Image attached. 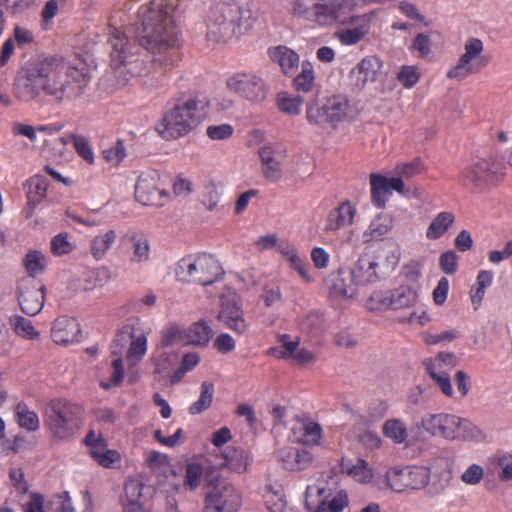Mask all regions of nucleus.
<instances>
[{"instance_id":"obj_61","label":"nucleus","mask_w":512,"mask_h":512,"mask_svg":"<svg viewBox=\"0 0 512 512\" xmlns=\"http://www.w3.org/2000/svg\"><path fill=\"white\" fill-rule=\"evenodd\" d=\"M221 193L214 184L205 187L202 203L209 211H216L219 208Z\"/></svg>"},{"instance_id":"obj_14","label":"nucleus","mask_w":512,"mask_h":512,"mask_svg":"<svg viewBox=\"0 0 512 512\" xmlns=\"http://www.w3.org/2000/svg\"><path fill=\"white\" fill-rule=\"evenodd\" d=\"M217 318L237 334H244L248 329L240 297L234 291L229 290L221 296Z\"/></svg>"},{"instance_id":"obj_9","label":"nucleus","mask_w":512,"mask_h":512,"mask_svg":"<svg viewBox=\"0 0 512 512\" xmlns=\"http://www.w3.org/2000/svg\"><path fill=\"white\" fill-rule=\"evenodd\" d=\"M501 170L502 165L494 156L475 157L461 171L459 179L465 187L484 191L499 179Z\"/></svg>"},{"instance_id":"obj_37","label":"nucleus","mask_w":512,"mask_h":512,"mask_svg":"<svg viewBox=\"0 0 512 512\" xmlns=\"http://www.w3.org/2000/svg\"><path fill=\"white\" fill-rule=\"evenodd\" d=\"M493 273L487 270H482L478 273L476 284L471 288L470 296L474 308L477 309L481 304L485 295V290L492 284Z\"/></svg>"},{"instance_id":"obj_13","label":"nucleus","mask_w":512,"mask_h":512,"mask_svg":"<svg viewBox=\"0 0 512 512\" xmlns=\"http://www.w3.org/2000/svg\"><path fill=\"white\" fill-rule=\"evenodd\" d=\"M430 471L424 466H406L393 468L386 473V482L395 492L406 489H421L428 485Z\"/></svg>"},{"instance_id":"obj_15","label":"nucleus","mask_w":512,"mask_h":512,"mask_svg":"<svg viewBox=\"0 0 512 512\" xmlns=\"http://www.w3.org/2000/svg\"><path fill=\"white\" fill-rule=\"evenodd\" d=\"M206 505L217 512H237L241 505V498L231 484L218 481L208 487Z\"/></svg>"},{"instance_id":"obj_7","label":"nucleus","mask_w":512,"mask_h":512,"mask_svg":"<svg viewBox=\"0 0 512 512\" xmlns=\"http://www.w3.org/2000/svg\"><path fill=\"white\" fill-rule=\"evenodd\" d=\"M176 277L184 283L211 285L223 274L219 262L206 253L188 255L177 263Z\"/></svg>"},{"instance_id":"obj_20","label":"nucleus","mask_w":512,"mask_h":512,"mask_svg":"<svg viewBox=\"0 0 512 512\" xmlns=\"http://www.w3.org/2000/svg\"><path fill=\"white\" fill-rule=\"evenodd\" d=\"M371 198L372 202L378 207L383 208L386 205L391 191L405 194V185L400 176L387 178L380 174H370Z\"/></svg>"},{"instance_id":"obj_33","label":"nucleus","mask_w":512,"mask_h":512,"mask_svg":"<svg viewBox=\"0 0 512 512\" xmlns=\"http://www.w3.org/2000/svg\"><path fill=\"white\" fill-rule=\"evenodd\" d=\"M117 239L115 230L110 229L104 233L96 235L91 240V253L96 260L104 258L106 253L113 247Z\"/></svg>"},{"instance_id":"obj_30","label":"nucleus","mask_w":512,"mask_h":512,"mask_svg":"<svg viewBox=\"0 0 512 512\" xmlns=\"http://www.w3.org/2000/svg\"><path fill=\"white\" fill-rule=\"evenodd\" d=\"M318 495L323 497L316 508L315 512H342L349 505V499L346 491H337L334 495L323 496L324 489H318Z\"/></svg>"},{"instance_id":"obj_17","label":"nucleus","mask_w":512,"mask_h":512,"mask_svg":"<svg viewBox=\"0 0 512 512\" xmlns=\"http://www.w3.org/2000/svg\"><path fill=\"white\" fill-rule=\"evenodd\" d=\"M44 286L34 278H23L18 284V303L30 316L38 314L44 305Z\"/></svg>"},{"instance_id":"obj_45","label":"nucleus","mask_w":512,"mask_h":512,"mask_svg":"<svg viewBox=\"0 0 512 512\" xmlns=\"http://www.w3.org/2000/svg\"><path fill=\"white\" fill-rule=\"evenodd\" d=\"M203 476V467L201 464L191 462L185 466V477L182 484L184 490L193 491L201 483Z\"/></svg>"},{"instance_id":"obj_48","label":"nucleus","mask_w":512,"mask_h":512,"mask_svg":"<svg viewBox=\"0 0 512 512\" xmlns=\"http://www.w3.org/2000/svg\"><path fill=\"white\" fill-rule=\"evenodd\" d=\"M147 351V339L143 331L137 328L128 349V359L138 361Z\"/></svg>"},{"instance_id":"obj_12","label":"nucleus","mask_w":512,"mask_h":512,"mask_svg":"<svg viewBox=\"0 0 512 512\" xmlns=\"http://www.w3.org/2000/svg\"><path fill=\"white\" fill-rule=\"evenodd\" d=\"M349 110L347 99L341 95H332L321 102L307 105L306 118L310 124L335 123L345 119Z\"/></svg>"},{"instance_id":"obj_31","label":"nucleus","mask_w":512,"mask_h":512,"mask_svg":"<svg viewBox=\"0 0 512 512\" xmlns=\"http://www.w3.org/2000/svg\"><path fill=\"white\" fill-rule=\"evenodd\" d=\"M185 334L187 344L205 347L214 335V331L205 320L201 319L185 329Z\"/></svg>"},{"instance_id":"obj_63","label":"nucleus","mask_w":512,"mask_h":512,"mask_svg":"<svg viewBox=\"0 0 512 512\" xmlns=\"http://www.w3.org/2000/svg\"><path fill=\"white\" fill-rule=\"evenodd\" d=\"M234 128L230 124L212 125L206 130V134L212 140H225L232 136Z\"/></svg>"},{"instance_id":"obj_44","label":"nucleus","mask_w":512,"mask_h":512,"mask_svg":"<svg viewBox=\"0 0 512 512\" xmlns=\"http://www.w3.org/2000/svg\"><path fill=\"white\" fill-rule=\"evenodd\" d=\"M15 413L20 427L28 431H36L39 428L38 415L34 411L29 410L25 404H18Z\"/></svg>"},{"instance_id":"obj_1","label":"nucleus","mask_w":512,"mask_h":512,"mask_svg":"<svg viewBox=\"0 0 512 512\" xmlns=\"http://www.w3.org/2000/svg\"><path fill=\"white\" fill-rule=\"evenodd\" d=\"M173 0H152L138 11L136 36L138 44L131 42L117 28L111 30V61L116 69L134 77H142L143 85L156 88L163 76L181 58V38L175 20Z\"/></svg>"},{"instance_id":"obj_62","label":"nucleus","mask_w":512,"mask_h":512,"mask_svg":"<svg viewBox=\"0 0 512 512\" xmlns=\"http://www.w3.org/2000/svg\"><path fill=\"white\" fill-rule=\"evenodd\" d=\"M423 165L420 160H414L409 163H403L399 164L395 168V174L397 176H400L402 179H409L411 177H414L415 175H418L422 172Z\"/></svg>"},{"instance_id":"obj_8","label":"nucleus","mask_w":512,"mask_h":512,"mask_svg":"<svg viewBox=\"0 0 512 512\" xmlns=\"http://www.w3.org/2000/svg\"><path fill=\"white\" fill-rule=\"evenodd\" d=\"M351 4L352 0H335L331 4L323 0H292L289 12L298 19L329 25L340 16L343 5Z\"/></svg>"},{"instance_id":"obj_36","label":"nucleus","mask_w":512,"mask_h":512,"mask_svg":"<svg viewBox=\"0 0 512 512\" xmlns=\"http://www.w3.org/2000/svg\"><path fill=\"white\" fill-rule=\"evenodd\" d=\"M455 216L451 212L439 213L430 223L426 236L428 239L440 238L453 224Z\"/></svg>"},{"instance_id":"obj_41","label":"nucleus","mask_w":512,"mask_h":512,"mask_svg":"<svg viewBox=\"0 0 512 512\" xmlns=\"http://www.w3.org/2000/svg\"><path fill=\"white\" fill-rule=\"evenodd\" d=\"M49 183L48 180L42 176H35L31 178L28 183V200L29 204L35 206L46 197Z\"/></svg>"},{"instance_id":"obj_40","label":"nucleus","mask_w":512,"mask_h":512,"mask_svg":"<svg viewBox=\"0 0 512 512\" xmlns=\"http://www.w3.org/2000/svg\"><path fill=\"white\" fill-rule=\"evenodd\" d=\"M249 464L248 454L239 448H229L225 453V465L231 470L242 473Z\"/></svg>"},{"instance_id":"obj_25","label":"nucleus","mask_w":512,"mask_h":512,"mask_svg":"<svg viewBox=\"0 0 512 512\" xmlns=\"http://www.w3.org/2000/svg\"><path fill=\"white\" fill-rule=\"evenodd\" d=\"M79 332V324L74 318L61 316L53 323L51 337L55 343L66 345L74 342Z\"/></svg>"},{"instance_id":"obj_23","label":"nucleus","mask_w":512,"mask_h":512,"mask_svg":"<svg viewBox=\"0 0 512 512\" xmlns=\"http://www.w3.org/2000/svg\"><path fill=\"white\" fill-rule=\"evenodd\" d=\"M280 348H272L271 354L281 359H293L298 364H305L314 360V355L307 349L300 348V339L291 338L288 334L279 336Z\"/></svg>"},{"instance_id":"obj_27","label":"nucleus","mask_w":512,"mask_h":512,"mask_svg":"<svg viewBox=\"0 0 512 512\" xmlns=\"http://www.w3.org/2000/svg\"><path fill=\"white\" fill-rule=\"evenodd\" d=\"M359 287L350 271L339 270L332 278L330 292L333 296L354 298Z\"/></svg>"},{"instance_id":"obj_26","label":"nucleus","mask_w":512,"mask_h":512,"mask_svg":"<svg viewBox=\"0 0 512 512\" xmlns=\"http://www.w3.org/2000/svg\"><path fill=\"white\" fill-rule=\"evenodd\" d=\"M269 57L274 62L277 63L281 71L287 75L292 76L296 72L299 66L300 58L298 54L287 46H276L270 48Z\"/></svg>"},{"instance_id":"obj_55","label":"nucleus","mask_w":512,"mask_h":512,"mask_svg":"<svg viewBox=\"0 0 512 512\" xmlns=\"http://www.w3.org/2000/svg\"><path fill=\"white\" fill-rule=\"evenodd\" d=\"M74 245L68 240L67 233H60L51 240V251L55 256H62L73 251Z\"/></svg>"},{"instance_id":"obj_18","label":"nucleus","mask_w":512,"mask_h":512,"mask_svg":"<svg viewBox=\"0 0 512 512\" xmlns=\"http://www.w3.org/2000/svg\"><path fill=\"white\" fill-rule=\"evenodd\" d=\"M383 67L382 60L370 55L364 57L349 74L350 82L355 90L361 91L367 85L376 82L381 74Z\"/></svg>"},{"instance_id":"obj_22","label":"nucleus","mask_w":512,"mask_h":512,"mask_svg":"<svg viewBox=\"0 0 512 512\" xmlns=\"http://www.w3.org/2000/svg\"><path fill=\"white\" fill-rule=\"evenodd\" d=\"M278 463L288 471H301L309 468L313 462L312 453L304 448L286 446L275 452Z\"/></svg>"},{"instance_id":"obj_16","label":"nucleus","mask_w":512,"mask_h":512,"mask_svg":"<svg viewBox=\"0 0 512 512\" xmlns=\"http://www.w3.org/2000/svg\"><path fill=\"white\" fill-rule=\"evenodd\" d=\"M226 85L231 92L251 102L259 103L266 98L263 80L253 74L237 73L228 78Z\"/></svg>"},{"instance_id":"obj_3","label":"nucleus","mask_w":512,"mask_h":512,"mask_svg":"<svg viewBox=\"0 0 512 512\" xmlns=\"http://www.w3.org/2000/svg\"><path fill=\"white\" fill-rule=\"evenodd\" d=\"M255 18L247 4L235 1L215 3L210 10L207 22V39L214 43H226L245 34Z\"/></svg>"},{"instance_id":"obj_64","label":"nucleus","mask_w":512,"mask_h":512,"mask_svg":"<svg viewBox=\"0 0 512 512\" xmlns=\"http://www.w3.org/2000/svg\"><path fill=\"white\" fill-rule=\"evenodd\" d=\"M439 265L446 274H454L458 268V256L454 251H447L440 256Z\"/></svg>"},{"instance_id":"obj_19","label":"nucleus","mask_w":512,"mask_h":512,"mask_svg":"<svg viewBox=\"0 0 512 512\" xmlns=\"http://www.w3.org/2000/svg\"><path fill=\"white\" fill-rule=\"evenodd\" d=\"M259 156L264 177L277 182L282 177V162L286 156V148L281 143H272L260 148Z\"/></svg>"},{"instance_id":"obj_53","label":"nucleus","mask_w":512,"mask_h":512,"mask_svg":"<svg viewBox=\"0 0 512 512\" xmlns=\"http://www.w3.org/2000/svg\"><path fill=\"white\" fill-rule=\"evenodd\" d=\"M427 373L431 376L434 382L439 386L441 391L446 396H452L453 389L450 381L449 374L444 370H435V367H428Z\"/></svg>"},{"instance_id":"obj_29","label":"nucleus","mask_w":512,"mask_h":512,"mask_svg":"<svg viewBox=\"0 0 512 512\" xmlns=\"http://www.w3.org/2000/svg\"><path fill=\"white\" fill-rule=\"evenodd\" d=\"M350 272L359 286L375 283L379 280L369 253L362 254Z\"/></svg>"},{"instance_id":"obj_46","label":"nucleus","mask_w":512,"mask_h":512,"mask_svg":"<svg viewBox=\"0 0 512 512\" xmlns=\"http://www.w3.org/2000/svg\"><path fill=\"white\" fill-rule=\"evenodd\" d=\"M342 469L345 470L350 477L360 483L370 482L373 476L372 470L363 459H357L356 463L351 466L342 464Z\"/></svg>"},{"instance_id":"obj_49","label":"nucleus","mask_w":512,"mask_h":512,"mask_svg":"<svg viewBox=\"0 0 512 512\" xmlns=\"http://www.w3.org/2000/svg\"><path fill=\"white\" fill-rule=\"evenodd\" d=\"M391 290L374 291L366 302V307L371 311H384L392 309V301L390 300Z\"/></svg>"},{"instance_id":"obj_43","label":"nucleus","mask_w":512,"mask_h":512,"mask_svg":"<svg viewBox=\"0 0 512 512\" xmlns=\"http://www.w3.org/2000/svg\"><path fill=\"white\" fill-rule=\"evenodd\" d=\"M23 261L25 268L30 275L29 278H33L34 276L41 274L47 265L45 255L37 250L29 251Z\"/></svg>"},{"instance_id":"obj_10","label":"nucleus","mask_w":512,"mask_h":512,"mask_svg":"<svg viewBox=\"0 0 512 512\" xmlns=\"http://www.w3.org/2000/svg\"><path fill=\"white\" fill-rule=\"evenodd\" d=\"M483 51L484 44L479 38H468L464 44V53L457 64L447 72V77L462 81L469 75L480 72L489 62Z\"/></svg>"},{"instance_id":"obj_34","label":"nucleus","mask_w":512,"mask_h":512,"mask_svg":"<svg viewBox=\"0 0 512 512\" xmlns=\"http://www.w3.org/2000/svg\"><path fill=\"white\" fill-rule=\"evenodd\" d=\"M418 294L410 286H399L391 290L392 310L409 308L417 302Z\"/></svg>"},{"instance_id":"obj_32","label":"nucleus","mask_w":512,"mask_h":512,"mask_svg":"<svg viewBox=\"0 0 512 512\" xmlns=\"http://www.w3.org/2000/svg\"><path fill=\"white\" fill-rule=\"evenodd\" d=\"M393 227V217L387 213L378 214L370 223L368 229L364 232L367 241L380 240Z\"/></svg>"},{"instance_id":"obj_47","label":"nucleus","mask_w":512,"mask_h":512,"mask_svg":"<svg viewBox=\"0 0 512 512\" xmlns=\"http://www.w3.org/2000/svg\"><path fill=\"white\" fill-rule=\"evenodd\" d=\"M314 72L310 63H302L301 72L294 78V87L298 92H309L314 87Z\"/></svg>"},{"instance_id":"obj_21","label":"nucleus","mask_w":512,"mask_h":512,"mask_svg":"<svg viewBox=\"0 0 512 512\" xmlns=\"http://www.w3.org/2000/svg\"><path fill=\"white\" fill-rule=\"evenodd\" d=\"M127 249L129 262L133 265L147 263L150 259L151 246L148 237L141 231L128 230L121 238Z\"/></svg>"},{"instance_id":"obj_35","label":"nucleus","mask_w":512,"mask_h":512,"mask_svg":"<svg viewBox=\"0 0 512 512\" xmlns=\"http://www.w3.org/2000/svg\"><path fill=\"white\" fill-rule=\"evenodd\" d=\"M12 330L16 335L26 340H37L40 337L32 321L21 315H13L9 319Z\"/></svg>"},{"instance_id":"obj_6","label":"nucleus","mask_w":512,"mask_h":512,"mask_svg":"<svg viewBox=\"0 0 512 512\" xmlns=\"http://www.w3.org/2000/svg\"><path fill=\"white\" fill-rule=\"evenodd\" d=\"M82 408L65 400H52L44 411V424L52 437L58 440L72 439L82 423Z\"/></svg>"},{"instance_id":"obj_56","label":"nucleus","mask_w":512,"mask_h":512,"mask_svg":"<svg viewBox=\"0 0 512 512\" xmlns=\"http://www.w3.org/2000/svg\"><path fill=\"white\" fill-rule=\"evenodd\" d=\"M397 79L405 88H412L418 83L420 73L414 65L402 66L397 74Z\"/></svg>"},{"instance_id":"obj_24","label":"nucleus","mask_w":512,"mask_h":512,"mask_svg":"<svg viewBox=\"0 0 512 512\" xmlns=\"http://www.w3.org/2000/svg\"><path fill=\"white\" fill-rule=\"evenodd\" d=\"M400 253L398 249L391 246H383L370 254L373 266L379 280L389 276L399 263Z\"/></svg>"},{"instance_id":"obj_42","label":"nucleus","mask_w":512,"mask_h":512,"mask_svg":"<svg viewBox=\"0 0 512 512\" xmlns=\"http://www.w3.org/2000/svg\"><path fill=\"white\" fill-rule=\"evenodd\" d=\"M369 33V26L363 24L354 28L343 29L335 33L336 38L343 45H355Z\"/></svg>"},{"instance_id":"obj_60","label":"nucleus","mask_w":512,"mask_h":512,"mask_svg":"<svg viewBox=\"0 0 512 512\" xmlns=\"http://www.w3.org/2000/svg\"><path fill=\"white\" fill-rule=\"evenodd\" d=\"M426 369L435 367V370H443L444 367H454L456 365V357L453 353H439L435 359H428L424 362Z\"/></svg>"},{"instance_id":"obj_51","label":"nucleus","mask_w":512,"mask_h":512,"mask_svg":"<svg viewBox=\"0 0 512 512\" xmlns=\"http://www.w3.org/2000/svg\"><path fill=\"white\" fill-rule=\"evenodd\" d=\"M162 344L164 346L186 345L185 329L175 325L167 327L162 335Z\"/></svg>"},{"instance_id":"obj_11","label":"nucleus","mask_w":512,"mask_h":512,"mask_svg":"<svg viewBox=\"0 0 512 512\" xmlns=\"http://www.w3.org/2000/svg\"><path fill=\"white\" fill-rule=\"evenodd\" d=\"M135 198L143 205L154 207H162L170 200V193L157 170L143 171L138 176L135 184Z\"/></svg>"},{"instance_id":"obj_2","label":"nucleus","mask_w":512,"mask_h":512,"mask_svg":"<svg viewBox=\"0 0 512 512\" xmlns=\"http://www.w3.org/2000/svg\"><path fill=\"white\" fill-rule=\"evenodd\" d=\"M90 80L85 66L78 67L62 57L38 56L16 74L13 94L23 103H40L44 97L56 104L68 103L86 94Z\"/></svg>"},{"instance_id":"obj_54","label":"nucleus","mask_w":512,"mask_h":512,"mask_svg":"<svg viewBox=\"0 0 512 512\" xmlns=\"http://www.w3.org/2000/svg\"><path fill=\"white\" fill-rule=\"evenodd\" d=\"M91 456L103 467H111L114 463L120 460V454L115 450L91 449Z\"/></svg>"},{"instance_id":"obj_57","label":"nucleus","mask_w":512,"mask_h":512,"mask_svg":"<svg viewBox=\"0 0 512 512\" xmlns=\"http://www.w3.org/2000/svg\"><path fill=\"white\" fill-rule=\"evenodd\" d=\"M69 138L74 144L77 153L88 163H93L94 155L87 139L84 136L70 134Z\"/></svg>"},{"instance_id":"obj_5","label":"nucleus","mask_w":512,"mask_h":512,"mask_svg":"<svg viewBox=\"0 0 512 512\" xmlns=\"http://www.w3.org/2000/svg\"><path fill=\"white\" fill-rule=\"evenodd\" d=\"M415 428L422 429V434L446 440H470L479 433L478 428L468 419L448 413L426 414L415 424Z\"/></svg>"},{"instance_id":"obj_58","label":"nucleus","mask_w":512,"mask_h":512,"mask_svg":"<svg viewBox=\"0 0 512 512\" xmlns=\"http://www.w3.org/2000/svg\"><path fill=\"white\" fill-rule=\"evenodd\" d=\"M105 160L113 166H117L126 156V150L121 140H118L116 144L103 151Z\"/></svg>"},{"instance_id":"obj_28","label":"nucleus","mask_w":512,"mask_h":512,"mask_svg":"<svg viewBox=\"0 0 512 512\" xmlns=\"http://www.w3.org/2000/svg\"><path fill=\"white\" fill-rule=\"evenodd\" d=\"M355 213L356 209L349 201L341 203L337 208L330 211L327 218L326 230L337 231L351 225Z\"/></svg>"},{"instance_id":"obj_4","label":"nucleus","mask_w":512,"mask_h":512,"mask_svg":"<svg viewBox=\"0 0 512 512\" xmlns=\"http://www.w3.org/2000/svg\"><path fill=\"white\" fill-rule=\"evenodd\" d=\"M206 105L205 99L197 96L177 100L164 113L158 132L165 139H176L188 134L202 121Z\"/></svg>"},{"instance_id":"obj_50","label":"nucleus","mask_w":512,"mask_h":512,"mask_svg":"<svg viewBox=\"0 0 512 512\" xmlns=\"http://www.w3.org/2000/svg\"><path fill=\"white\" fill-rule=\"evenodd\" d=\"M303 99L300 96H289L282 93L278 96V107L281 112L289 115H298L301 111Z\"/></svg>"},{"instance_id":"obj_52","label":"nucleus","mask_w":512,"mask_h":512,"mask_svg":"<svg viewBox=\"0 0 512 512\" xmlns=\"http://www.w3.org/2000/svg\"><path fill=\"white\" fill-rule=\"evenodd\" d=\"M410 49L418 58H427L431 53L430 36L425 33L417 34L411 44Z\"/></svg>"},{"instance_id":"obj_59","label":"nucleus","mask_w":512,"mask_h":512,"mask_svg":"<svg viewBox=\"0 0 512 512\" xmlns=\"http://www.w3.org/2000/svg\"><path fill=\"white\" fill-rule=\"evenodd\" d=\"M282 253L287 257L288 261L290 262V265L293 269L297 270L298 273L303 277L307 278V270L305 268V265L303 263V260L298 255L296 250L291 247L290 245L286 244L285 247L282 249Z\"/></svg>"},{"instance_id":"obj_38","label":"nucleus","mask_w":512,"mask_h":512,"mask_svg":"<svg viewBox=\"0 0 512 512\" xmlns=\"http://www.w3.org/2000/svg\"><path fill=\"white\" fill-rule=\"evenodd\" d=\"M383 434L396 444H402L408 439L406 425L400 419H389L383 425Z\"/></svg>"},{"instance_id":"obj_39","label":"nucleus","mask_w":512,"mask_h":512,"mask_svg":"<svg viewBox=\"0 0 512 512\" xmlns=\"http://www.w3.org/2000/svg\"><path fill=\"white\" fill-rule=\"evenodd\" d=\"M214 385L211 382L204 381L201 384V392L198 400L189 407V413L192 415L200 414L207 410L213 401Z\"/></svg>"}]
</instances>
